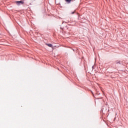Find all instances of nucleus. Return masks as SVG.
<instances>
[{
    "instance_id": "obj_1",
    "label": "nucleus",
    "mask_w": 128,
    "mask_h": 128,
    "mask_svg": "<svg viewBox=\"0 0 128 128\" xmlns=\"http://www.w3.org/2000/svg\"><path fill=\"white\" fill-rule=\"evenodd\" d=\"M16 4L17 6H20V4H24V2L20 0V1H16Z\"/></svg>"
},
{
    "instance_id": "obj_2",
    "label": "nucleus",
    "mask_w": 128,
    "mask_h": 128,
    "mask_svg": "<svg viewBox=\"0 0 128 128\" xmlns=\"http://www.w3.org/2000/svg\"><path fill=\"white\" fill-rule=\"evenodd\" d=\"M115 64H122V62L121 61L116 60L115 62Z\"/></svg>"
},
{
    "instance_id": "obj_3",
    "label": "nucleus",
    "mask_w": 128,
    "mask_h": 128,
    "mask_svg": "<svg viewBox=\"0 0 128 128\" xmlns=\"http://www.w3.org/2000/svg\"><path fill=\"white\" fill-rule=\"evenodd\" d=\"M46 46H48L49 48H52V44H46Z\"/></svg>"
},
{
    "instance_id": "obj_4",
    "label": "nucleus",
    "mask_w": 128,
    "mask_h": 128,
    "mask_svg": "<svg viewBox=\"0 0 128 128\" xmlns=\"http://www.w3.org/2000/svg\"><path fill=\"white\" fill-rule=\"evenodd\" d=\"M72 0H65L66 2H68V4H70V2H72Z\"/></svg>"
},
{
    "instance_id": "obj_5",
    "label": "nucleus",
    "mask_w": 128,
    "mask_h": 128,
    "mask_svg": "<svg viewBox=\"0 0 128 128\" xmlns=\"http://www.w3.org/2000/svg\"><path fill=\"white\" fill-rule=\"evenodd\" d=\"M76 13V10H74V12H72L70 13V14H74Z\"/></svg>"
},
{
    "instance_id": "obj_6",
    "label": "nucleus",
    "mask_w": 128,
    "mask_h": 128,
    "mask_svg": "<svg viewBox=\"0 0 128 128\" xmlns=\"http://www.w3.org/2000/svg\"><path fill=\"white\" fill-rule=\"evenodd\" d=\"M92 70H94V66H92Z\"/></svg>"
},
{
    "instance_id": "obj_7",
    "label": "nucleus",
    "mask_w": 128,
    "mask_h": 128,
    "mask_svg": "<svg viewBox=\"0 0 128 128\" xmlns=\"http://www.w3.org/2000/svg\"><path fill=\"white\" fill-rule=\"evenodd\" d=\"M104 111V109L102 110V112Z\"/></svg>"
}]
</instances>
